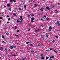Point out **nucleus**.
I'll return each mask as SVG.
<instances>
[{"label": "nucleus", "instance_id": "obj_1", "mask_svg": "<svg viewBox=\"0 0 60 60\" xmlns=\"http://www.w3.org/2000/svg\"><path fill=\"white\" fill-rule=\"evenodd\" d=\"M60 24V22L59 21H57V22L55 23V25H58Z\"/></svg>", "mask_w": 60, "mask_h": 60}, {"label": "nucleus", "instance_id": "obj_2", "mask_svg": "<svg viewBox=\"0 0 60 60\" xmlns=\"http://www.w3.org/2000/svg\"><path fill=\"white\" fill-rule=\"evenodd\" d=\"M46 9H47V10H48V11H49V10H50V8H49V7H46Z\"/></svg>", "mask_w": 60, "mask_h": 60}, {"label": "nucleus", "instance_id": "obj_3", "mask_svg": "<svg viewBox=\"0 0 60 60\" xmlns=\"http://www.w3.org/2000/svg\"><path fill=\"white\" fill-rule=\"evenodd\" d=\"M41 37L42 38H44V36L43 35H42L41 36Z\"/></svg>", "mask_w": 60, "mask_h": 60}, {"label": "nucleus", "instance_id": "obj_4", "mask_svg": "<svg viewBox=\"0 0 60 60\" xmlns=\"http://www.w3.org/2000/svg\"><path fill=\"white\" fill-rule=\"evenodd\" d=\"M49 28L50 30H51V29H52V28L51 26H50L49 27Z\"/></svg>", "mask_w": 60, "mask_h": 60}, {"label": "nucleus", "instance_id": "obj_5", "mask_svg": "<svg viewBox=\"0 0 60 60\" xmlns=\"http://www.w3.org/2000/svg\"><path fill=\"white\" fill-rule=\"evenodd\" d=\"M31 19L32 20H34V18L33 17Z\"/></svg>", "mask_w": 60, "mask_h": 60}, {"label": "nucleus", "instance_id": "obj_6", "mask_svg": "<svg viewBox=\"0 0 60 60\" xmlns=\"http://www.w3.org/2000/svg\"><path fill=\"white\" fill-rule=\"evenodd\" d=\"M4 49V48L3 47L0 48V51L1 50H3Z\"/></svg>", "mask_w": 60, "mask_h": 60}, {"label": "nucleus", "instance_id": "obj_7", "mask_svg": "<svg viewBox=\"0 0 60 60\" xmlns=\"http://www.w3.org/2000/svg\"><path fill=\"white\" fill-rule=\"evenodd\" d=\"M54 6H51V8H54Z\"/></svg>", "mask_w": 60, "mask_h": 60}, {"label": "nucleus", "instance_id": "obj_8", "mask_svg": "<svg viewBox=\"0 0 60 60\" xmlns=\"http://www.w3.org/2000/svg\"><path fill=\"white\" fill-rule=\"evenodd\" d=\"M40 31V30L39 29H38L37 30H36L35 31V32H38V31Z\"/></svg>", "mask_w": 60, "mask_h": 60}, {"label": "nucleus", "instance_id": "obj_9", "mask_svg": "<svg viewBox=\"0 0 60 60\" xmlns=\"http://www.w3.org/2000/svg\"><path fill=\"white\" fill-rule=\"evenodd\" d=\"M7 6H8V7H11V6L10 5V4H8L7 5Z\"/></svg>", "mask_w": 60, "mask_h": 60}, {"label": "nucleus", "instance_id": "obj_10", "mask_svg": "<svg viewBox=\"0 0 60 60\" xmlns=\"http://www.w3.org/2000/svg\"><path fill=\"white\" fill-rule=\"evenodd\" d=\"M41 57H43V54L42 53L41 54Z\"/></svg>", "mask_w": 60, "mask_h": 60}, {"label": "nucleus", "instance_id": "obj_11", "mask_svg": "<svg viewBox=\"0 0 60 60\" xmlns=\"http://www.w3.org/2000/svg\"><path fill=\"white\" fill-rule=\"evenodd\" d=\"M38 47H41V45H40V44H38Z\"/></svg>", "mask_w": 60, "mask_h": 60}, {"label": "nucleus", "instance_id": "obj_12", "mask_svg": "<svg viewBox=\"0 0 60 60\" xmlns=\"http://www.w3.org/2000/svg\"><path fill=\"white\" fill-rule=\"evenodd\" d=\"M13 48V46H11L10 47V49H12Z\"/></svg>", "mask_w": 60, "mask_h": 60}, {"label": "nucleus", "instance_id": "obj_13", "mask_svg": "<svg viewBox=\"0 0 60 60\" xmlns=\"http://www.w3.org/2000/svg\"><path fill=\"white\" fill-rule=\"evenodd\" d=\"M49 50H46L45 51V52H46V51H47V52H49Z\"/></svg>", "mask_w": 60, "mask_h": 60}, {"label": "nucleus", "instance_id": "obj_14", "mask_svg": "<svg viewBox=\"0 0 60 60\" xmlns=\"http://www.w3.org/2000/svg\"><path fill=\"white\" fill-rule=\"evenodd\" d=\"M34 52V51H33V50H32L30 52H31V53H33V52Z\"/></svg>", "mask_w": 60, "mask_h": 60}, {"label": "nucleus", "instance_id": "obj_15", "mask_svg": "<svg viewBox=\"0 0 60 60\" xmlns=\"http://www.w3.org/2000/svg\"><path fill=\"white\" fill-rule=\"evenodd\" d=\"M40 10L41 11H43V10L42 9V8H41L40 9Z\"/></svg>", "mask_w": 60, "mask_h": 60}, {"label": "nucleus", "instance_id": "obj_16", "mask_svg": "<svg viewBox=\"0 0 60 60\" xmlns=\"http://www.w3.org/2000/svg\"><path fill=\"white\" fill-rule=\"evenodd\" d=\"M54 57V56H52L50 57V58H53Z\"/></svg>", "mask_w": 60, "mask_h": 60}, {"label": "nucleus", "instance_id": "obj_17", "mask_svg": "<svg viewBox=\"0 0 60 60\" xmlns=\"http://www.w3.org/2000/svg\"><path fill=\"white\" fill-rule=\"evenodd\" d=\"M2 38H3V39H4V38H5V37L4 35H2Z\"/></svg>", "mask_w": 60, "mask_h": 60}, {"label": "nucleus", "instance_id": "obj_18", "mask_svg": "<svg viewBox=\"0 0 60 60\" xmlns=\"http://www.w3.org/2000/svg\"><path fill=\"white\" fill-rule=\"evenodd\" d=\"M13 2V0H10V1L9 3H11V2Z\"/></svg>", "mask_w": 60, "mask_h": 60}, {"label": "nucleus", "instance_id": "obj_19", "mask_svg": "<svg viewBox=\"0 0 60 60\" xmlns=\"http://www.w3.org/2000/svg\"><path fill=\"white\" fill-rule=\"evenodd\" d=\"M30 43V42L29 41H28V42H27L26 43V44H28V43Z\"/></svg>", "mask_w": 60, "mask_h": 60}, {"label": "nucleus", "instance_id": "obj_20", "mask_svg": "<svg viewBox=\"0 0 60 60\" xmlns=\"http://www.w3.org/2000/svg\"><path fill=\"white\" fill-rule=\"evenodd\" d=\"M2 43H4V44H5V42H4V41H2Z\"/></svg>", "mask_w": 60, "mask_h": 60}, {"label": "nucleus", "instance_id": "obj_21", "mask_svg": "<svg viewBox=\"0 0 60 60\" xmlns=\"http://www.w3.org/2000/svg\"><path fill=\"white\" fill-rule=\"evenodd\" d=\"M30 46H32V47H33V45L32 44H30Z\"/></svg>", "mask_w": 60, "mask_h": 60}, {"label": "nucleus", "instance_id": "obj_22", "mask_svg": "<svg viewBox=\"0 0 60 60\" xmlns=\"http://www.w3.org/2000/svg\"><path fill=\"white\" fill-rule=\"evenodd\" d=\"M49 57H46V59H48L49 58Z\"/></svg>", "mask_w": 60, "mask_h": 60}, {"label": "nucleus", "instance_id": "obj_23", "mask_svg": "<svg viewBox=\"0 0 60 60\" xmlns=\"http://www.w3.org/2000/svg\"><path fill=\"white\" fill-rule=\"evenodd\" d=\"M55 40H54L53 41H52V43H54V42H55Z\"/></svg>", "mask_w": 60, "mask_h": 60}, {"label": "nucleus", "instance_id": "obj_24", "mask_svg": "<svg viewBox=\"0 0 60 60\" xmlns=\"http://www.w3.org/2000/svg\"><path fill=\"white\" fill-rule=\"evenodd\" d=\"M31 23H33V22H34V20H31Z\"/></svg>", "mask_w": 60, "mask_h": 60}, {"label": "nucleus", "instance_id": "obj_25", "mask_svg": "<svg viewBox=\"0 0 60 60\" xmlns=\"http://www.w3.org/2000/svg\"><path fill=\"white\" fill-rule=\"evenodd\" d=\"M8 10L9 11H11V9L10 8H9L8 9Z\"/></svg>", "mask_w": 60, "mask_h": 60}, {"label": "nucleus", "instance_id": "obj_26", "mask_svg": "<svg viewBox=\"0 0 60 60\" xmlns=\"http://www.w3.org/2000/svg\"><path fill=\"white\" fill-rule=\"evenodd\" d=\"M16 22H17V23H19V20H17V21H16Z\"/></svg>", "mask_w": 60, "mask_h": 60}, {"label": "nucleus", "instance_id": "obj_27", "mask_svg": "<svg viewBox=\"0 0 60 60\" xmlns=\"http://www.w3.org/2000/svg\"><path fill=\"white\" fill-rule=\"evenodd\" d=\"M3 19V17H0V19Z\"/></svg>", "mask_w": 60, "mask_h": 60}, {"label": "nucleus", "instance_id": "obj_28", "mask_svg": "<svg viewBox=\"0 0 60 60\" xmlns=\"http://www.w3.org/2000/svg\"><path fill=\"white\" fill-rule=\"evenodd\" d=\"M45 11H47V8H46L45 9Z\"/></svg>", "mask_w": 60, "mask_h": 60}, {"label": "nucleus", "instance_id": "obj_29", "mask_svg": "<svg viewBox=\"0 0 60 60\" xmlns=\"http://www.w3.org/2000/svg\"><path fill=\"white\" fill-rule=\"evenodd\" d=\"M24 7L25 8V9H26V6L25 5L24 6Z\"/></svg>", "mask_w": 60, "mask_h": 60}, {"label": "nucleus", "instance_id": "obj_30", "mask_svg": "<svg viewBox=\"0 0 60 60\" xmlns=\"http://www.w3.org/2000/svg\"><path fill=\"white\" fill-rule=\"evenodd\" d=\"M6 35H9V33H6Z\"/></svg>", "mask_w": 60, "mask_h": 60}, {"label": "nucleus", "instance_id": "obj_31", "mask_svg": "<svg viewBox=\"0 0 60 60\" xmlns=\"http://www.w3.org/2000/svg\"><path fill=\"white\" fill-rule=\"evenodd\" d=\"M46 20H49V18L48 17H47L46 18Z\"/></svg>", "mask_w": 60, "mask_h": 60}, {"label": "nucleus", "instance_id": "obj_32", "mask_svg": "<svg viewBox=\"0 0 60 60\" xmlns=\"http://www.w3.org/2000/svg\"><path fill=\"white\" fill-rule=\"evenodd\" d=\"M17 26H15V29H17Z\"/></svg>", "mask_w": 60, "mask_h": 60}, {"label": "nucleus", "instance_id": "obj_33", "mask_svg": "<svg viewBox=\"0 0 60 60\" xmlns=\"http://www.w3.org/2000/svg\"><path fill=\"white\" fill-rule=\"evenodd\" d=\"M13 2H14V3H16V1L15 0H13Z\"/></svg>", "mask_w": 60, "mask_h": 60}, {"label": "nucleus", "instance_id": "obj_34", "mask_svg": "<svg viewBox=\"0 0 60 60\" xmlns=\"http://www.w3.org/2000/svg\"><path fill=\"white\" fill-rule=\"evenodd\" d=\"M35 7H36V6H37V5L36 4H35L34 5Z\"/></svg>", "mask_w": 60, "mask_h": 60}, {"label": "nucleus", "instance_id": "obj_35", "mask_svg": "<svg viewBox=\"0 0 60 60\" xmlns=\"http://www.w3.org/2000/svg\"><path fill=\"white\" fill-rule=\"evenodd\" d=\"M27 17H30V15H27Z\"/></svg>", "mask_w": 60, "mask_h": 60}, {"label": "nucleus", "instance_id": "obj_36", "mask_svg": "<svg viewBox=\"0 0 60 60\" xmlns=\"http://www.w3.org/2000/svg\"><path fill=\"white\" fill-rule=\"evenodd\" d=\"M20 20L21 21H23V19L22 18H21L20 19Z\"/></svg>", "mask_w": 60, "mask_h": 60}, {"label": "nucleus", "instance_id": "obj_37", "mask_svg": "<svg viewBox=\"0 0 60 60\" xmlns=\"http://www.w3.org/2000/svg\"><path fill=\"white\" fill-rule=\"evenodd\" d=\"M13 15H14L15 16H16V14H14Z\"/></svg>", "mask_w": 60, "mask_h": 60}, {"label": "nucleus", "instance_id": "obj_38", "mask_svg": "<svg viewBox=\"0 0 60 60\" xmlns=\"http://www.w3.org/2000/svg\"><path fill=\"white\" fill-rule=\"evenodd\" d=\"M10 19H11L8 18V21H9L10 20Z\"/></svg>", "mask_w": 60, "mask_h": 60}, {"label": "nucleus", "instance_id": "obj_39", "mask_svg": "<svg viewBox=\"0 0 60 60\" xmlns=\"http://www.w3.org/2000/svg\"><path fill=\"white\" fill-rule=\"evenodd\" d=\"M41 59H44V57H42L41 58Z\"/></svg>", "mask_w": 60, "mask_h": 60}, {"label": "nucleus", "instance_id": "obj_40", "mask_svg": "<svg viewBox=\"0 0 60 60\" xmlns=\"http://www.w3.org/2000/svg\"><path fill=\"white\" fill-rule=\"evenodd\" d=\"M13 48H16V46H13Z\"/></svg>", "mask_w": 60, "mask_h": 60}, {"label": "nucleus", "instance_id": "obj_41", "mask_svg": "<svg viewBox=\"0 0 60 60\" xmlns=\"http://www.w3.org/2000/svg\"><path fill=\"white\" fill-rule=\"evenodd\" d=\"M53 51H54V52H55V53H57V52L55 50H53Z\"/></svg>", "mask_w": 60, "mask_h": 60}, {"label": "nucleus", "instance_id": "obj_42", "mask_svg": "<svg viewBox=\"0 0 60 60\" xmlns=\"http://www.w3.org/2000/svg\"><path fill=\"white\" fill-rule=\"evenodd\" d=\"M55 37H56V38H58V36H55Z\"/></svg>", "mask_w": 60, "mask_h": 60}, {"label": "nucleus", "instance_id": "obj_43", "mask_svg": "<svg viewBox=\"0 0 60 60\" xmlns=\"http://www.w3.org/2000/svg\"><path fill=\"white\" fill-rule=\"evenodd\" d=\"M55 11L56 12V13H57V12H58V11H57V10H56Z\"/></svg>", "mask_w": 60, "mask_h": 60}, {"label": "nucleus", "instance_id": "obj_44", "mask_svg": "<svg viewBox=\"0 0 60 60\" xmlns=\"http://www.w3.org/2000/svg\"><path fill=\"white\" fill-rule=\"evenodd\" d=\"M49 49L51 50H53V49L52 48H50Z\"/></svg>", "mask_w": 60, "mask_h": 60}, {"label": "nucleus", "instance_id": "obj_45", "mask_svg": "<svg viewBox=\"0 0 60 60\" xmlns=\"http://www.w3.org/2000/svg\"><path fill=\"white\" fill-rule=\"evenodd\" d=\"M46 37H47V38H48V36H49V35H46Z\"/></svg>", "mask_w": 60, "mask_h": 60}, {"label": "nucleus", "instance_id": "obj_46", "mask_svg": "<svg viewBox=\"0 0 60 60\" xmlns=\"http://www.w3.org/2000/svg\"><path fill=\"white\" fill-rule=\"evenodd\" d=\"M31 16H34V14H32L31 15Z\"/></svg>", "mask_w": 60, "mask_h": 60}, {"label": "nucleus", "instance_id": "obj_47", "mask_svg": "<svg viewBox=\"0 0 60 60\" xmlns=\"http://www.w3.org/2000/svg\"><path fill=\"white\" fill-rule=\"evenodd\" d=\"M15 36H16V37H18V36H19L18 35H16V34H15Z\"/></svg>", "mask_w": 60, "mask_h": 60}, {"label": "nucleus", "instance_id": "obj_48", "mask_svg": "<svg viewBox=\"0 0 60 60\" xmlns=\"http://www.w3.org/2000/svg\"><path fill=\"white\" fill-rule=\"evenodd\" d=\"M5 50L6 51H7L8 49H7V48L5 49Z\"/></svg>", "mask_w": 60, "mask_h": 60}, {"label": "nucleus", "instance_id": "obj_49", "mask_svg": "<svg viewBox=\"0 0 60 60\" xmlns=\"http://www.w3.org/2000/svg\"><path fill=\"white\" fill-rule=\"evenodd\" d=\"M7 23L8 24H10V22H7Z\"/></svg>", "mask_w": 60, "mask_h": 60}, {"label": "nucleus", "instance_id": "obj_50", "mask_svg": "<svg viewBox=\"0 0 60 60\" xmlns=\"http://www.w3.org/2000/svg\"><path fill=\"white\" fill-rule=\"evenodd\" d=\"M19 10H21V8H19Z\"/></svg>", "mask_w": 60, "mask_h": 60}, {"label": "nucleus", "instance_id": "obj_51", "mask_svg": "<svg viewBox=\"0 0 60 60\" xmlns=\"http://www.w3.org/2000/svg\"><path fill=\"white\" fill-rule=\"evenodd\" d=\"M58 25V26H60V24H59Z\"/></svg>", "mask_w": 60, "mask_h": 60}, {"label": "nucleus", "instance_id": "obj_52", "mask_svg": "<svg viewBox=\"0 0 60 60\" xmlns=\"http://www.w3.org/2000/svg\"><path fill=\"white\" fill-rule=\"evenodd\" d=\"M49 60H52V59L51 58H50L49 59Z\"/></svg>", "mask_w": 60, "mask_h": 60}, {"label": "nucleus", "instance_id": "obj_53", "mask_svg": "<svg viewBox=\"0 0 60 60\" xmlns=\"http://www.w3.org/2000/svg\"><path fill=\"white\" fill-rule=\"evenodd\" d=\"M41 20L42 21H43V19H41Z\"/></svg>", "mask_w": 60, "mask_h": 60}, {"label": "nucleus", "instance_id": "obj_54", "mask_svg": "<svg viewBox=\"0 0 60 60\" xmlns=\"http://www.w3.org/2000/svg\"><path fill=\"white\" fill-rule=\"evenodd\" d=\"M17 32H19V30H17Z\"/></svg>", "mask_w": 60, "mask_h": 60}, {"label": "nucleus", "instance_id": "obj_55", "mask_svg": "<svg viewBox=\"0 0 60 60\" xmlns=\"http://www.w3.org/2000/svg\"><path fill=\"white\" fill-rule=\"evenodd\" d=\"M44 18H46V16L45 15L44 16Z\"/></svg>", "mask_w": 60, "mask_h": 60}, {"label": "nucleus", "instance_id": "obj_56", "mask_svg": "<svg viewBox=\"0 0 60 60\" xmlns=\"http://www.w3.org/2000/svg\"><path fill=\"white\" fill-rule=\"evenodd\" d=\"M30 29H29L28 30V31H30Z\"/></svg>", "mask_w": 60, "mask_h": 60}, {"label": "nucleus", "instance_id": "obj_57", "mask_svg": "<svg viewBox=\"0 0 60 60\" xmlns=\"http://www.w3.org/2000/svg\"><path fill=\"white\" fill-rule=\"evenodd\" d=\"M22 16H20V18H21V19L22 18Z\"/></svg>", "mask_w": 60, "mask_h": 60}, {"label": "nucleus", "instance_id": "obj_58", "mask_svg": "<svg viewBox=\"0 0 60 60\" xmlns=\"http://www.w3.org/2000/svg\"><path fill=\"white\" fill-rule=\"evenodd\" d=\"M58 5H60V4L58 3Z\"/></svg>", "mask_w": 60, "mask_h": 60}, {"label": "nucleus", "instance_id": "obj_59", "mask_svg": "<svg viewBox=\"0 0 60 60\" xmlns=\"http://www.w3.org/2000/svg\"><path fill=\"white\" fill-rule=\"evenodd\" d=\"M43 26V25H41V26H42V27H43V26Z\"/></svg>", "mask_w": 60, "mask_h": 60}, {"label": "nucleus", "instance_id": "obj_60", "mask_svg": "<svg viewBox=\"0 0 60 60\" xmlns=\"http://www.w3.org/2000/svg\"><path fill=\"white\" fill-rule=\"evenodd\" d=\"M38 16H39V15H40V14H38Z\"/></svg>", "mask_w": 60, "mask_h": 60}, {"label": "nucleus", "instance_id": "obj_61", "mask_svg": "<svg viewBox=\"0 0 60 60\" xmlns=\"http://www.w3.org/2000/svg\"><path fill=\"white\" fill-rule=\"evenodd\" d=\"M19 22H20V23H21V22H22V21H19Z\"/></svg>", "mask_w": 60, "mask_h": 60}, {"label": "nucleus", "instance_id": "obj_62", "mask_svg": "<svg viewBox=\"0 0 60 60\" xmlns=\"http://www.w3.org/2000/svg\"><path fill=\"white\" fill-rule=\"evenodd\" d=\"M9 17V16L8 15H7V17Z\"/></svg>", "mask_w": 60, "mask_h": 60}, {"label": "nucleus", "instance_id": "obj_63", "mask_svg": "<svg viewBox=\"0 0 60 60\" xmlns=\"http://www.w3.org/2000/svg\"><path fill=\"white\" fill-rule=\"evenodd\" d=\"M8 56H10V55H8Z\"/></svg>", "mask_w": 60, "mask_h": 60}, {"label": "nucleus", "instance_id": "obj_64", "mask_svg": "<svg viewBox=\"0 0 60 60\" xmlns=\"http://www.w3.org/2000/svg\"><path fill=\"white\" fill-rule=\"evenodd\" d=\"M6 54H8V53L6 52Z\"/></svg>", "mask_w": 60, "mask_h": 60}]
</instances>
